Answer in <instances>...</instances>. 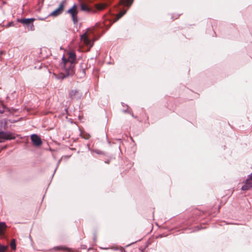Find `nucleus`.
Returning a JSON list of instances; mask_svg holds the SVG:
<instances>
[{"label":"nucleus","mask_w":252,"mask_h":252,"mask_svg":"<svg viewBox=\"0 0 252 252\" xmlns=\"http://www.w3.org/2000/svg\"><path fill=\"white\" fill-rule=\"evenodd\" d=\"M76 54L73 52L68 53V58H65L63 56L62 58V62L60 64L62 70L58 78L63 79L74 73V64L76 61Z\"/></svg>","instance_id":"1"},{"label":"nucleus","mask_w":252,"mask_h":252,"mask_svg":"<svg viewBox=\"0 0 252 252\" xmlns=\"http://www.w3.org/2000/svg\"><path fill=\"white\" fill-rule=\"evenodd\" d=\"M81 40L83 44L88 48V51H89L93 46L94 41L95 39L94 38L90 39L89 38V33L87 32L81 36Z\"/></svg>","instance_id":"2"},{"label":"nucleus","mask_w":252,"mask_h":252,"mask_svg":"<svg viewBox=\"0 0 252 252\" xmlns=\"http://www.w3.org/2000/svg\"><path fill=\"white\" fill-rule=\"evenodd\" d=\"M16 136L15 133L10 132H4L0 131V142L4 140H12L15 139Z\"/></svg>","instance_id":"3"},{"label":"nucleus","mask_w":252,"mask_h":252,"mask_svg":"<svg viewBox=\"0 0 252 252\" xmlns=\"http://www.w3.org/2000/svg\"><path fill=\"white\" fill-rule=\"evenodd\" d=\"M67 13L71 16L74 23H76L77 22L78 14L77 5L74 4L73 6L67 11Z\"/></svg>","instance_id":"4"},{"label":"nucleus","mask_w":252,"mask_h":252,"mask_svg":"<svg viewBox=\"0 0 252 252\" xmlns=\"http://www.w3.org/2000/svg\"><path fill=\"white\" fill-rule=\"evenodd\" d=\"M35 19L34 18H28V19H18L17 21L20 23L27 26H30V30L32 31L34 30V27L33 24V21Z\"/></svg>","instance_id":"5"},{"label":"nucleus","mask_w":252,"mask_h":252,"mask_svg":"<svg viewBox=\"0 0 252 252\" xmlns=\"http://www.w3.org/2000/svg\"><path fill=\"white\" fill-rule=\"evenodd\" d=\"M64 1L61 2L59 7L51 12L49 16L55 17L61 15L64 10Z\"/></svg>","instance_id":"6"},{"label":"nucleus","mask_w":252,"mask_h":252,"mask_svg":"<svg viewBox=\"0 0 252 252\" xmlns=\"http://www.w3.org/2000/svg\"><path fill=\"white\" fill-rule=\"evenodd\" d=\"M252 188V174L246 180L245 185L242 187V189L247 190Z\"/></svg>","instance_id":"7"},{"label":"nucleus","mask_w":252,"mask_h":252,"mask_svg":"<svg viewBox=\"0 0 252 252\" xmlns=\"http://www.w3.org/2000/svg\"><path fill=\"white\" fill-rule=\"evenodd\" d=\"M31 140L33 144L36 146H39L42 144L41 138L36 134L31 135Z\"/></svg>","instance_id":"8"},{"label":"nucleus","mask_w":252,"mask_h":252,"mask_svg":"<svg viewBox=\"0 0 252 252\" xmlns=\"http://www.w3.org/2000/svg\"><path fill=\"white\" fill-rule=\"evenodd\" d=\"M132 3V0H121L120 3L125 6H130Z\"/></svg>","instance_id":"9"},{"label":"nucleus","mask_w":252,"mask_h":252,"mask_svg":"<svg viewBox=\"0 0 252 252\" xmlns=\"http://www.w3.org/2000/svg\"><path fill=\"white\" fill-rule=\"evenodd\" d=\"M80 8L81 10L86 11V12H90L91 11V9L88 7V6L85 3H81Z\"/></svg>","instance_id":"10"},{"label":"nucleus","mask_w":252,"mask_h":252,"mask_svg":"<svg viewBox=\"0 0 252 252\" xmlns=\"http://www.w3.org/2000/svg\"><path fill=\"white\" fill-rule=\"evenodd\" d=\"M6 228V224L5 222H0V235L4 234V231Z\"/></svg>","instance_id":"11"},{"label":"nucleus","mask_w":252,"mask_h":252,"mask_svg":"<svg viewBox=\"0 0 252 252\" xmlns=\"http://www.w3.org/2000/svg\"><path fill=\"white\" fill-rule=\"evenodd\" d=\"M54 249L56 251H60V250H63V251H68L69 250L68 248L65 247L63 246H57L54 248Z\"/></svg>","instance_id":"12"},{"label":"nucleus","mask_w":252,"mask_h":252,"mask_svg":"<svg viewBox=\"0 0 252 252\" xmlns=\"http://www.w3.org/2000/svg\"><path fill=\"white\" fill-rule=\"evenodd\" d=\"M10 247L12 250H15L16 248V241L15 239H12L10 243Z\"/></svg>","instance_id":"13"},{"label":"nucleus","mask_w":252,"mask_h":252,"mask_svg":"<svg viewBox=\"0 0 252 252\" xmlns=\"http://www.w3.org/2000/svg\"><path fill=\"white\" fill-rule=\"evenodd\" d=\"M106 6V5L105 4H97L96 5V7L97 9L101 10L103 9Z\"/></svg>","instance_id":"14"},{"label":"nucleus","mask_w":252,"mask_h":252,"mask_svg":"<svg viewBox=\"0 0 252 252\" xmlns=\"http://www.w3.org/2000/svg\"><path fill=\"white\" fill-rule=\"evenodd\" d=\"M6 249V247L0 245V252H4Z\"/></svg>","instance_id":"15"},{"label":"nucleus","mask_w":252,"mask_h":252,"mask_svg":"<svg viewBox=\"0 0 252 252\" xmlns=\"http://www.w3.org/2000/svg\"><path fill=\"white\" fill-rule=\"evenodd\" d=\"M77 93V91H76V90H72L71 91H70V95L71 96H73L74 95H75Z\"/></svg>","instance_id":"16"},{"label":"nucleus","mask_w":252,"mask_h":252,"mask_svg":"<svg viewBox=\"0 0 252 252\" xmlns=\"http://www.w3.org/2000/svg\"><path fill=\"white\" fill-rule=\"evenodd\" d=\"M125 13H126V11H125L124 12H121L120 13H119L118 14V18H120L121 17H122L125 14Z\"/></svg>","instance_id":"17"},{"label":"nucleus","mask_w":252,"mask_h":252,"mask_svg":"<svg viewBox=\"0 0 252 252\" xmlns=\"http://www.w3.org/2000/svg\"><path fill=\"white\" fill-rule=\"evenodd\" d=\"M90 137V135H86L85 136L84 135V138H85V139H89Z\"/></svg>","instance_id":"18"}]
</instances>
